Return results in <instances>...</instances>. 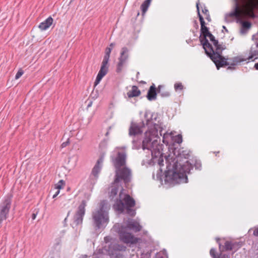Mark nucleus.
Listing matches in <instances>:
<instances>
[{
	"mask_svg": "<svg viewBox=\"0 0 258 258\" xmlns=\"http://www.w3.org/2000/svg\"><path fill=\"white\" fill-rule=\"evenodd\" d=\"M144 118L148 130L145 133L143 141L139 138V136L142 135L143 132L142 128L145 125L144 121H142L140 123L133 121L131 123L128 135L130 137H133L132 148L133 149L138 150L141 147L143 149H150L152 146L151 141L153 139L159 138L158 131L159 128H161V125L159 119V114L157 113L147 110L145 112Z\"/></svg>",
	"mask_w": 258,
	"mask_h": 258,
	"instance_id": "1",
	"label": "nucleus"
},
{
	"mask_svg": "<svg viewBox=\"0 0 258 258\" xmlns=\"http://www.w3.org/2000/svg\"><path fill=\"white\" fill-rule=\"evenodd\" d=\"M174 158H170V155L165 156L166 168L165 170V180L172 181L176 183H187L188 178L187 174L190 173L193 168L192 164L188 161L181 163V159H188L189 154L186 151H178L177 155L174 153Z\"/></svg>",
	"mask_w": 258,
	"mask_h": 258,
	"instance_id": "2",
	"label": "nucleus"
},
{
	"mask_svg": "<svg viewBox=\"0 0 258 258\" xmlns=\"http://www.w3.org/2000/svg\"><path fill=\"white\" fill-rule=\"evenodd\" d=\"M233 7L232 11L228 14H226L225 20L227 22L231 21L229 19L231 17L237 19V22H240L241 25L240 32L245 34L251 27V23L249 21H243L240 19V13L242 10L248 8L253 5L254 0H233Z\"/></svg>",
	"mask_w": 258,
	"mask_h": 258,
	"instance_id": "3",
	"label": "nucleus"
},
{
	"mask_svg": "<svg viewBox=\"0 0 258 258\" xmlns=\"http://www.w3.org/2000/svg\"><path fill=\"white\" fill-rule=\"evenodd\" d=\"M136 204L135 200L128 194H124L122 198H116V202L114 205L115 209L120 213H125L131 217H134L136 214V210L132 208L134 207Z\"/></svg>",
	"mask_w": 258,
	"mask_h": 258,
	"instance_id": "4",
	"label": "nucleus"
},
{
	"mask_svg": "<svg viewBox=\"0 0 258 258\" xmlns=\"http://www.w3.org/2000/svg\"><path fill=\"white\" fill-rule=\"evenodd\" d=\"M92 219L93 224L97 229L101 228L104 224L108 223L109 217L107 204L105 201H101L99 209L93 212Z\"/></svg>",
	"mask_w": 258,
	"mask_h": 258,
	"instance_id": "5",
	"label": "nucleus"
},
{
	"mask_svg": "<svg viewBox=\"0 0 258 258\" xmlns=\"http://www.w3.org/2000/svg\"><path fill=\"white\" fill-rule=\"evenodd\" d=\"M132 172L131 169L127 167L115 170L114 176V183H119L122 182L125 185L128 184L132 180Z\"/></svg>",
	"mask_w": 258,
	"mask_h": 258,
	"instance_id": "6",
	"label": "nucleus"
},
{
	"mask_svg": "<svg viewBox=\"0 0 258 258\" xmlns=\"http://www.w3.org/2000/svg\"><path fill=\"white\" fill-rule=\"evenodd\" d=\"M220 238H217L216 241L219 245V253H217L215 248H212L210 249V254L212 258H230L229 254L224 253L225 251L232 250L233 242L229 241H226L224 245H222L220 242Z\"/></svg>",
	"mask_w": 258,
	"mask_h": 258,
	"instance_id": "7",
	"label": "nucleus"
},
{
	"mask_svg": "<svg viewBox=\"0 0 258 258\" xmlns=\"http://www.w3.org/2000/svg\"><path fill=\"white\" fill-rule=\"evenodd\" d=\"M12 195H9L5 197L3 201L0 203V223L6 220L9 214L11 208Z\"/></svg>",
	"mask_w": 258,
	"mask_h": 258,
	"instance_id": "8",
	"label": "nucleus"
},
{
	"mask_svg": "<svg viewBox=\"0 0 258 258\" xmlns=\"http://www.w3.org/2000/svg\"><path fill=\"white\" fill-rule=\"evenodd\" d=\"M158 138H153V140L151 141V143L152 145L151 148H146V149L150 150L151 151L152 156L153 159H155V158H157L158 156L159 157V159H158V162L159 165L160 166V170L162 171V169L161 168V167L164 165V160L162 154L159 151V148L157 146V145L158 144ZM143 150H144V149Z\"/></svg>",
	"mask_w": 258,
	"mask_h": 258,
	"instance_id": "9",
	"label": "nucleus"
},
{
	"mask_svg": "<svg viewBox=\"0 0 258 258\" xmlns=\"http://www.w3.org/2000/svg\"><path fill=\"white\" fill-rule=\"evenodd\" d=\"M86 205V201L83 200L79 206L73 217V224L75 225L76 226L82 224L83 218L85 214V207Z\"/></svg>",
	"mask_w": 258,
	"mask_h": 258,
	"instance_id": "10",
	"label": "nucleus"
},
{
	"mask_svg": "<svg viewBox=\"0 0 258 258\" xmlns=\"http://www.w3.org/2000/svg\"><path fill=\"white\" fill-rule=\"evenodd\" d=\"M126 227L121 226L118 231L120 240L124 243L134 244L138 242V238L127 231Z\"/></svg>",
	"mask_w": 258,
	"mask_h": 258,
	"instance_id": "11",
	"label": "nucleus"
},
{
	"mask_svg": "<svg viewBox=\"0 0 258 258\" xmlns=\"http://www.w3.org/2000/svg\"><path fill=\"white\" fill-rule=\"evenodd\" d=\"M126 154L123 152H118L116 156H111V160L115 170L125 167Z\"/></svg>",
	"mask_w": 258,
	"mask_h": 258,
	"instance_id": "12",
	"label": "nucleus"
},
{
	"mask_svg": "<svg viewBox=\"0 0 258 258\" xmlns=\"http://www.w3.org/2000/svg\"><path fill=\"white\" fill-rule=\"evenodd\" d=\"M128 49L126 47L121 48L120 56L118 58V62L116 66V72L117 73H120L123 68L126 65L128 58Z\"/></svg>",
	"mask_w": 258,
	"mask_h": 258,
	"instance_id": "13",
	"label": "nucleus"
},
{
	"mask_svg": "<svg viewBox=\"0 0 258 258\" xmlns=\"http://www.w3.org/2000/svg\"><path fill=\"white\" fill-rule=\"evenodd\" d=\"M205 49V52L206 54L209 57H213L216 56V53L222 54V52L223 50L226 49V46L225 45H223L222 44H219L218 46L215 47L216 50H214V48L211 44V46H208V45L207 46H204L203 47Z\"/></svg>",
	"mask_w": 258,
	"mask_h": 258,
	"instance_id": "14",
	"label": "nucleus"
},
{
	"mask_svg": "<svg viewBox=\"0 0 258 258\" xmlns=\"http://www.w3.org/2000/svg\"><path fill=\"white\" fill-rule=\"evenodd\" d=\"M216 56L210 57L215 64L216 68L219 70L221 67H224L229 65V58H225L219 53H216Z\"/></svg>",
	"mask_w": 258,
	"mask_h": 258,
	"instance_id": "15",
	"label": "nucleus"
},
{
	"mask_svg": "<svg viewBox=\"0 0 258 258\" xmlns=\"http://www.w3.org/2000/svg\"><path fill=\"white\" fill-rule=\"evenodd\" d=\"M124 189L122 186L119 183H114V181L111 186L110 191L109 192V197L110 200H113L114 198L117 195L118 192L119 191V198L121 199L123 195V191Z\"/></svg>",
	"mask_w": 258,
	"mask_h": 258,
	"instance_id": "16",
	"label": "nucleus"
},
{
	"mask_svg": "<svg viewBox=\"0 0 258 258\" xmlns=\"http://www.w3.org/2000/svg\"><path fill=\"white\" fill-rule=\"evenodd\" d=\"M211 32L209 31V28L207 26H204V27L201 28V35L199 39L203 47L204 46H207V45H208V46H211V44L207 38V36Z\"/></svg>",
	"mask_w": 258,
	"mask_h": 258,
	"instance_id": "17",
	"label": "nucleus"
},
{
	"mask_svg": "<svg viewBox=\"0 0 258 258\" xmlns=\"http://www.w3.org/2000/svg\"><path fill=\"white\" fill-rule=\"evenodd\" d=\"M108 70V66H105L101 64V68L94 82L95 86H97L100 83L103 77L107 74Z\"/></svg>",
	"mask_w": 258,
	"mask_h": 258,
	"instance_id": "18",
	"label": "nucleus"
},
{
	"mask_svg": "<svg viewBox=\"0 0 258 258\" xmlns=\"http://www.w3.org/2000/svg\"><path fill=\"white\" fill-rule=\"evenodd\" d=\"M102 166L95 164L92 169L90 178L92 183L94 184L98 177V174L100 172Z\"/></svg>",
	"mask_w": 258,
	"mask_h": 258,
	"instance_id": "19",
	"label": "nucleus"
},
{
	"mask_svg": "<svg viewBox=\"0 0 258 258\" xmlns=\"http://www.w3.org/2000/svg\"><path fill=\"white\" fill-rule=\"evenodd\" d=\"M125 227H126L127 230L129 229L135 232L140 231L142 229V226L139 223L132 219L127 221L126 226Z\"/></svg>",
	"mask_w": 258,
	"mask_h": 258,
	"instance_id": "20",
	"label": "nucleus"
},
{
	"mask_svg": "<svg viewBox=\"0 0 258 258\" xmlns=\"http://www.w3.org/2000/svg\"><path fill=\"white\" fill-rule=\"evenodd\" d=\"M158 93V88H156L154 84L149 88L147 94V98L149 101L154 100L156 99Z\"/></svg>",
	"mask_w": 258,
	"mask_h": 258,
	"instance_id": "21",
	"label": "nucleus"
},
{
	"mask_svg": "<svg viewBox=\"0 0 258 258\" xmlns=\"http://www.w3.org/2000/svg\"><path fill=\"white\" fill-rule=\"evenodd\" d=\"M53 20L51 17H49L45 21L40 23L38 27L42 31L47 30L52 24Z\"/></svg>",
	"mask_w": 258,
	"mask_h": 258,
	"instance_id": "22",
	"label": "nucleus"
},
{
	"mask_svg": "<svg viewBox=\"0 0 258 258\" xmlns=\"http://www.w3.org/2000/svg\"><path fill=\"white\" fill-rule=\"evenodd\" d=\"M249 56L248 57V60H254L258 56V42L255 44L252 45L250 48Z\"/></svg>",
	"mask_w": 258,
	"mask_h": 258,
	"instance_id": "23",
	"label": "nucleus"
},
{
	"mask_svg": "<svg viewBox=\"0 0 258 258\" xmlns=\"http://www.w3.org/2000/svg\"><path fill=\"white\" fill-rule=\"evenodd\" d=\"M140 94L141 91L136 86H133L132 90L129 91L126 94L127 97L130 98L138 97L140 95Z\"/></svg>",
	"mask_w": 258,
	"mask_h": 258,
	"instance_id": "24",
	"label": "nucleus"
},
{
	"mask_svg": "<svg viewBox=\"0 0 258 258\" xmlns=\"http://www.w3.org/2000/svg\"><path fill=\"white\" fill-rule=\"evenodd\" d=\"M112 50V48L107 47L105 50V55L103 57V61L101 64L105 66H109L108 61L109 60L110 55Z\"/></svg>",
	"mask_w": 258,
	"mask_h": 258,
	"instance_id": "25",
	"label": "nucleus"
},
{
	"mask_svg": "<svg viewBox=\"0 0 258 258\" xmlns=\"http://www.w3.org/2000/svg\"><path fill=\"white\" fill-rule=\"evenodd\" d=\"M228 60H229V65L233 66H235L239 63L244 61L245 60L244 59L241 58L239 56H236V57H234L233 58H229Z\"/></svg>",
	"mask_w": 258,
	"mask_h": 258,
	"instance_id": "26",
	"label": "nucleus"
},
{
	"mask_svg": "<svg viewBox=\"0 0 258 258\" xmlns=\"http://www.w3.org/2000/svg\"><path fill=\"white\" fill-rule=\"evenodd\" d=\"M199 5H200V2H199V0H198V2L196 4V8H197V10L198 15V17L199 18L200 24H201V28H202V27H204V26H206V23L204 21V18L203 17V16L201 15V14L200 13Z\"/></svg>",
	"mask_w": 258,
	"mask_h": 258,
	"instance_id": "27",
	"label": "nucleus"
},
{
	"mask_svg": "<svg viewBox=\"0 0 258 258\" xmlns=\"http://www.w3.org/2000/svg\"><path fill=\"white\" fill-rule=\"evenodd\" d=\"M151 0H146L141 6V9L142 13V15L144 16L150 6Z\"/></svg>",
	"mask_w": 258,
	"mask_h": 258,
	"instance_id": "28",
	"label": "nucleus"
},
{
	"mask_svg": "<svg viewBox=\"0 0 258 258\" xmlns=\"http://www.w3.org/2000/svg\"><path fill=\"white\" fill-rule=\"evenodd\" d=\"M163 86L159 85L158 87V94H159L162 97H168L170 95L169 92L167 91H162L161 89Z\"/></svg>",
	"mask_w": 258,
	"mask_h": 258,
	"instance_id": "29",
	"label": "nucleus"
},
{
	"mask_svg": "<svg viewBox=\"0 0 258 258\" xmlns=\"http://www.w3.org/2000/svg\"><path fill=\"white\" fill-rule=\"evenodd\" d=\"M241 246L240 242H233L232 244V250H234V252H236L239 248Z\"/></svg>",
	"mask_w": 258,
	"mask_h": 258,
	"instance_id": "30",
	"label": "nucleus"
},
{
	"mask_svg": "<svg viewBox=\"0 0 258 258\" xmlns=\"http://www.w3.org/2000/svg\"><path fill=\"white\" fill-rule=\"evenodd\" d=\"M173 141L175 143L180 144L182 142V138L181 135H178L174 137Z\"/></svg>",
	"mask_w": 258,
	"mask_h": 258,
	"instance_id": "31",
	"label": "nucleus"
},
{
	"mask_svg": "<svg viewBox=\"0 0 258 258\" xmlns=\"http://www.w3.org/2000/svg\"><path fill=\"white\" fill-rule=\"evenodd\" d=\"M194 167L196 169L201 170L202 168V163L200 160H195L194 161Z\"/></svg>",
	"mask_w": 258,
	"mask_h": 258,
	"instance_id": "32",
	"label": "nucleus"
},
{
	"mask_svg": "<svg viewBox=\"0 0 258 258\" xmlns=\"http://www.w3.org/2000/svg\"><path fill=\"white\" fill-rule=\"evenodd\" d=\"M174 89L176 91L178 90H182L183 86L181 83H176L174 84Z\"/></svg>",
	"mask_w": 258,
	"mask_h": 258,
	"instance_id": "33",
	"label": "nucleus"
},
{
	"mask_svg": "<svg viewBox=\"0 0 258 258\" xmlns=\"http://www.w3.org/2000/svg\"><path fill=\"white\" fill-rule=\"evenodd\" d=\"M168 137H172L170 135L168 134H163V137H162V141L164 144H168V142L167 140V138Z\"/></svg>",
	"mask_w": 258,
	"mask_h": 258,
	"instance_id": "34",
	"label": "nucleus"
},
{
	"mask_svg": "<svg viewBox=\"0 0 258 258\" xmlns=\"http://www.w3.org/2000/svg\"><path fill=\"white\" fill-rule=\"evenodd\" d=\"M104 161V155H102L100 156L99 158L98 159L96 164L99 165L100 166H102V163Z\"/></svg>",
	"mask_w": 258,
	"mask_h": 258,
	"instance_id": "35",
	"label": "nucleus"
},
{
	"mask_svg": "<svg viewBox=\"0 0 258 258\" xmlns=\"http://www.w3.org/2000/svg\"><path fill=\"white\" fill-rule=\"evenodd\" d=\"M104 161V155H102L100 156L99 158L98 159L96 164L99 165L100 166H102V163Z\"/></svg>",
	"mask_w": 258,
	"mask_h": 258,
	"instance_id": "36",
	"label": "nucleus"
},
{
	"mask_svg": "<svg viewBox=\"0 0 258 258\" xmlns=\"http://www.w3.org/2000/svg\"><path fill=\"white\" fill-rule=\"evenodd\" d=\"M23 73H24L22 69H20L18 71L17 73L16 74V75L15 76V79H18L19 78H20L22 76Z\"/></svg>",
	"mask_w": 258,
	"mask_h": 258,
	"instance_id": "37",
	"label": "nucleus"
},
{
	"mask_svg": "<svg viewBox=\"0 0 258 258\" xmlns=\"http://www.w3.org/2000/svg\"><path fill=\"white\" fill-rule=\"evenodd\" d=\"M64 184V181L63 180H60L56 184V188L58 189H61V188H62V185Z\"/></svg>",
	"mask_w": 258,
	"mask_h": 258,
	"instance_id": "38",
	"label": "nucleus"
},
{
	"mask_svg": "<svg viewBox=\"0 0 258 258\" xmlns=\"http://www.w3.org/2000/svg\"><path fill=\"white\" fill-rule=\"evenodd\" d=\"M152 251L150 250V251H147L146 253H143V254L145 255V258H150L151 257V254L152 253Z\"/></svg>",
	"mask_w": 258,
	"mask_h": 258,
	"instance_id": "39",
	"label": "nucleus"
},
{
	"mask_svg": "<svg viewBox=\"0 0 258 258\" xmlns=\"http://www.w3.org/2000/svg\"><path fill=\"white\" fill-rule=\"evenodd\" d=\"M207 37H208L210 40V41L211 42H214L215 40H216V39H215L214 36L211 33H210V34H209V35L207 36Z\"/></svg>",
	"mask_w": 258,
	"mask_h": 258,
	"instance_id": "40",
	"label": "nucleus"
},
{
	"mask_svg": "<svg viewBox=\"0 0 258 258\" xmlns=\"http://www.w3.org/2000/svg\"><path fill=\"white\" fill-rule=\"evenodd\" d=\"M155 258H165L161 252L157 253L155 255Z\"/></svg>",
	"mask_w": 258,
	"mask_h": 258,
	"instance_id": "41",
	"label": "nucleus"
},
{
	"mask_svg": "<svg viewBox=\"0 0 258 258\" xmlns=\"http://www.w3.org/2000/svg\"><path fill=\"white\" fill-rule=\"evenodd\" d=\"M202 12L205 14L206 15H207L208 14H209L208 10L207 9V8L205 7L202 10Z\"/></svg>",
	"mask_w": 258,
	"mask_h": 258,
	"instance_id": "42",
	"label": "nucleus"
},
{
	"mask_svg": "<svg viewBox=\"0 0 258 258\" xmlns=\"http://www.w3.org/2000/svg\"><path fill=\"white\" fill-rule=\"evenodd\" d=\"M253 234L255 236H258V227L255 228Z\"/></svg>",
	"mask_w": 258,
	"mask_h": 258,
	"instance_id": "43",
	"label": "nucleus"
},
{
	"mask_svg": "<svg viewBox=\"0 0 258 258\" xmlns=\"http://www.w3.org/2000/svg\"><path fill=\"white\" fill-rule=\"evenodd\" d=\"M69 144V141H67L66 142H64L63 143H62V144H61V146L62 148H64L66 147L68 144Z\"/></svg>",
	"mask_w": 258,
	"mask_h": 258,
	"instance_id": "44",
	"label": "nucleus"
},
{
	"mask_svg": "<svg viewBox=\"0 0 258 258\" xmlns=\"http://www.w3.org/2000/svg\"><path fill=\"white\" fill-rule=\"evenodd\" d=\"M229 66L227 68V70H231V71H233V70H234L235 69V66H230V65H229Z\"/></svg>",
	"mask_w": 258,
	"mask_h": 258,
	"instance_id": "45",
	"label": "nucleus"
},
{
	"mask_svg": "<svg viewBox=\"0 0 258 258\" xmlns=\"http://www.w3.org/2000/svg\"><path fill=\"white\" fill-rule=\"evenodd\" d=\"M213 43L215 47L218 46V45L219 44L218 40L217 39L213 42Z\"/></svg>",
	"mask_w": 258,
	"mask_h": 258,
	"instance_id": "46",
	"label": "nucleus"
},
{
	"mask_svg": "<svg viewBox=\"0 0 258 258\" xmlns=\"http://www.w3.org/2000/svg\"><path fill=\"white\" fill-rule=\"evenodd\" d=\"M206 19L209 22L211 21V19L209 14H208L207 15H206Z\"/></svg>",
	"mask_w": 258,
	"mask_h": 258,
	"instance_id": "47",
	"label": "nucleus"
},
{
	"mask_svg": "<svg viewBox=\"0 0 258 258\" xmlns=\"http://www.w3.org/2000/svg\"><path fill=\"white\" fill-rule=\"evenodd\" d=\"M194 27L197 29L199 28V25L197 21L195 20L194 21Z\"/></svg>",
	"mask_w": 258,
	"mask_h": 258,
	"instance_id": "48",
	"label": "nucleus"
},
{
	"mask_svg": "<svg viewBox=\"0 0 258 258\" xmlns=\"http://www.w3.org/2000/svg\"><path fill=\"white\" fill-rule=\"evenodd\" d=\"M115 44L114 43H111L108 47H110V48H112L115 46Z\"/></svg>",
	"mask_w": 258,
	"mask_h": 258,
	"instance_id": "49",
	"label": "nucleus"
},
{
	"mask_svg": "<svg viewBox=\"0 0 258 258\" xmlns=\"http://www.w3.org/2000/svg\"><path fill=\"white\" fill-rule=\"evenodd\" d=\"M254 68H255L256 70H258V62H257V63H255V64H254Z\"/></svg>",
	"mask_w": 258,
	"mask_h": 258,
	"instance_id": "50",
	"label": "nucleus"
},
{
	"mask_svg": "<svg viewBox=\"0 0 258 258\" xmlns=\"http://www.w3.org/2000/svg\"><path fill=\"white\" fill-rule=\"evenodd\" d=\"M36 215L35 214H33L32 215V219L34 220L36 218Z\"/></svg>",
	"mask_w": 258,
	"mask_h": 258,
	"instance_id": "51",
	"label": "nucleus"
},
{
	"mask_svg": "<svg viewBox=\"0 0 258 258\" xmlns=\"http://www.w3.org/2000/svg\"><path fill=\"white\" fill-rule=\"evenodd\" d=\"M108 239H109V237H104V241L106 242H107L108 241Z\"/></svg>",
	"mask_w": 258,
	"mask_h": 258,
	"instance_id": "52",
	"label": "nucleus"
},
{
	"mask_svg": "<svg viewBox=\"0 0 258 258\" xmlns=\"http://www.w3.org/2000/svg\"><path fill=\"white\" fill-rule=\"evenodd\" d=\"M223 28L225 30V31L227 32L228 30L227 29L226 27L225 26H223Z\"/></svg>",
	"mask_w": 258,
	"mask_h": 258,
	"instance_id": "53",
	"label": "nucleus"
},
{
	"mask_svg": "<svg viewBox=\"0 0 258 258\" xmlns=\"http://www.w3.org/2000/svg\"><path fill=\"white\" fill-rule=\"evenodd\" d=\"M159 133H160V135L161 136H162V134H162V130H161L160 131Z\"/></svg>",
	"mask_w": 258,
	"mask_h": 258,
	"instance_id": "54",
	"label": "nucleus"
},
{
	"mask_svg": "<svg viewBox=\"0 0 258 258\" xmlns=\"http://www.w3.org/2000/svg\"><path fill=\"white\" fill-rule=\"evenodd\" d=\"M57 196V194H54V195L53 196V197H52V198L54 199V198H55Z\"/></svg>",
	"mask_w": 258,
	"mask_h": 258,
	"instance_id": "55",
	"label": "nucleus"
},
{
	"mask_svg": "<svg viewBox=\"0 0 258 258\" xmlns=\"http://www.w3.org/2000/svg\"><path fill=\"white\" fill-rule=\"evenodd\" d=\"M109 131H108V132L106 133L105 136H107L109 135Z\"/></svg>",
	"mask_w": 258,
	"mask_h": 258,
	"instance_id": "56",
	"label": "nucleus"
},
{
	"mask_svg": "<svg viewBox=\"0 0 258 258\" xmlns=\"http://www.w3.org/2000/svg\"><path fill=\"white\" fill-rule=\"evenodd\" d=\"M59 193V190H58L55 193V194H57V195Z\"/></svg>",
	"mask_w": 258,
	"mask_h": 258,
	"instance_id": "57",
	"label": "nucleus"
},
{
	"mask_svg": "<svg viewBox=\"0 0 258 258\" xmlns=\"http://www.w3.org/2000/svg\"><path fill=\"white\" fill-rule=\"evenodd\" d=\"M141 83H142V84H145V83H146V82H144V81H142L141 82Z\"/></svg>",
	"mask_w": 258,
	"mask_h": 258,
	"instance_id": "58",
	"label": "nucleus"
},
{
	"mask_svg": "<svg viewBox=\"0 0 258 258\" xmlns=\"http://www.w3.org/2000/svg\"><path fill=\"white\" fill-rule=\"evenodd\" d=\"M219 153V151H218V152H215V153H216V154L217 155V154H218Z\"/></svg>",
	"mask_w": 258,
	"mask_h": 258,
	"instance_id": "59",
	"label": "nucleus"
},
{
	"mask_svg": "<svg viewBox=\"0 0 258 258\" xmlns=\"http://www.w3.org/2000/svg\"><path fill=\"white\" fill-rule=\"evenodd\" d=\"M70 213V211H69V212H68V215H67V217H68V216H69V215Z\"/></svg>",
	"mask_w": 258,
	"mask_h": 258,
	"instance_id": "60",
	"label": "nucleus"
},
{
	"mask_svg": "<svg viewBox=\"0 0 258 258\" xmlns=\"http://www.w3.org/2000/svg\"><path fill=\"white\" fill-rule=\"evenodd\" d=\"M257 0H254V2H253V5L254 4V3L256 2Z\"/></svg>",
	"mask_w": 258,
	"mask_h": 258,
	"instance_id": "61",
	"label": "nucleus"
}]
</instances>
